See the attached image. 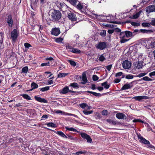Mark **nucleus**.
Masks as SVG:
<instances>
[{
    "label": "nucleus",
    "instance_id": "f257e3e1",
    "mask_svg": "<svg viewBox=\"0 0 155 155\" xmlns=\"http://www.w3.org/2000/svg\"><path fill=\"white\" fill-rule=\"evenodd\" d=\"M141 43L147 49L152 48L155 46V38H151L147 40H143Z\"/></svg>",
    "mask_w": 155,
    "mask_h": 155
},
{
    "label": "nucleus",
    "instance_id": "f03ea898",
    "mask_svg": "<svg viewBox=\"0 0 155 155\" xmlns=\"http://www.w3.org/2000/svg\"><path fill=\"white\" fill-rule=\"evenodd\" d=\"M51 16L54 20H58L61 18V13L58 10H54L51 12Z\"/></svg>",
    "mask_w": 155,
    "mask_h": 155
},
{
    "label": "nucleus",
    "instance_id": "7ed1b4c3",
    "mask_svg": "<svg viewBox=\"0 0 155 155\" xmlns=\"http://www.w3.org/2000/svg\"><path fill=\"white\" fill-rule=\"evenodd\" d=\"M76 8L80 10L82 12L85 13L87 12V6L86 5L82 4L79 2L76 6Z\"/></svg>",
    "mask_w": 155,
    "mask_h": 155
},
{
    "label": "nucleus",
    "instance_id": "20e7f679",
    "mask_svg": "<svg viewBox=\"0 0 155 155\" xmlns=\"http://www.w3.org/2000/svg\"><path fill=\"white\" fill-rule=\"evenodd\" d=\"M66 49L68 51H70L73 53L79 54L81 53V51L80 50L78 49L74 48L68 44L66 45Z\"/></svg>",
    "mask_w": 155,
    "mask_h": 155
},
{
    "label": "nucleus",
    "instance_id": "39448f33",
    "mask_svg": "<svg viewBox=\"0 0 155 155\" xmlns=\"http://www.w3.org/2000/svg\"><path fill=\"white\" fill-rule=\"evenodd\" d=\"M119 38L120 39V42L121 43H124L130 40V39L127 38V37L124 32H122L120 33Z\"/></svg>",
    "mask_w": 155,
    "mask_h": 155
},
{
    "label": "nucleus",
    "instance_id": "423d86ee",
    "mask_svg": "<svg viewBox=\"0 0 155 155\" xmlns=\"http://www.w3.org/2000/svg\"><path fill=\"white\" fill-rule=\"evenodd\" d=\"M107 47L106 43L104 42H100L95 45V47L98 49L102 50Z\"/></svg>",
    "mask_w": 155,
    "mask_h": 155
},
{
    "label": "nucleus",
    "instance_id": "0eeeda50",
    "mask_svg": "<svg viewBox=\"0 0 155 155\" xmlns=\"http://www.w3.org/2000/svg\"><path fill=\"white\" fill-rule=\"evenodd\" d=\"M19 32L16 29H14L11 32V38L13 41H15L18 36Z\"/></svg>",
    "mask_w": 155,
    "mask_h": 155
},
{
    "label": "nucleus",
    "instance_id": "6e6552de",
    "mask_svg": "<svg viewBox=\"0 0 155 155\" xmlns=\"http://www.w3.org/2000/svg\"><path fill=\"white\" fill-rule=\"evenodd\" d=\"M81 135L83 139H86L87 142L89 143H91L92 142V139L88 135L85 133H81Z\"/></svg>",
    "mask_w": 155,
    "mask_h": 155
},
{
    "label": "nucleus",
    "instance_id": "1a4fd4ad",
    "mask_svg": "<svg viewBox=\"0 0 155 155\" xmlns=\"http://www.w3.org/2000/svg\"><path fill=\"white\" fill-rule=\"evenodd\" d=\"M122 66L123 67L126 69H128L130 68L131 66L130 62L127 60H125L123 61Z\"/></svg>",
    "mask_w": 155,
    "mask_h": 155
},
{
    "label": "nucleus",
    "instance_id": "9d476101",
    "mask_svg": "<svg viewBox=\"0 0 155 155\" xmlns=\"http://www.w3.org/2000/svg\"><path fill=\"white\" fill-rule=\"evenodd\" d=\"M56 5L59 8L62 9L63 10H64L65 8H67L68 7L64 3L60 2H56Z\"/></svg>",
    "mask_w": 155,
    "mask_h": 155
},
{
    "label": "nucleus",
    "instance_id": "9b49d317",
    "mask_svg": "<svg viewBox=\"0 0 155 155\" xmlns=\"http://www.w3.org/2000/svg\"><path fill=\"white\" fill-rule=\"evenodd\" d=\"M70 92L72 93H79L80 92H75L74 91H72L71 90H69V87H67L66 86L64 88H63V89L61 90V91H60V93L63 94H66L67 93H68V92Z\"/></svg>",
    "mask_w": 155,
    "mask_h": 155
},
{
    "label": "nucleus",
    "instance_id": "f8f14e48",
    "mask_svg": "<svg viewBox=\"0 0 155 155\" xmlns=\"http://www.w3.org/2000/svg\"><path fill=\"white\" fill-rule=\"evenodd\" d=\"M75 37L76 38L77 40L75 41V42H74V43H76L75 44L73 45L74 46H77L78 47L81 48L83 46V44L81 43L78 40V39L79 38V36L78 35H76L75 36Z\"/></svg>",
    "mask_w": 155,
    "mask_h": 155
},
{
    "label": "nucleus",
    "instance_id": "ddd939ff",
    "mask_svg": "<svg viewBox=\"0 0 155 155\" xmlns=\"http://www.w3.org/2000/svg\"><path fill=\"white\" fill-rule=\"evenodd\" d=\"M149 98V97L146 96H135L132 98L137 101H140L143 100H146Z\"/></svg>",
    "mask_w": 155,
    "mask_h": 155
},
{
    "label": "nucleus",
    "instance_id": "4468645a",
    "mask_svg": "<svg viewBox=\"0 0 155 155\" xmlns=\"http://www.w3.org/2000/svg\"><path fill=\"white\" fill-rule=\"evenodd\" d=\"M51 33L55 36H58L60 33L59 28H53L51 31Z\"/></svg>",
    "mask_w": 155,
    "mask_h": 155
},
{
    "label": "nucleus",
    "instance_id": "2eb2a0df",
    "mask_svg": "<svg viewBox=\"0 0 155 155\" xmlns=\"http://www.w3.org/2000/svg\"><path fill=\"white\" fill-rule=\"evenodd\" d=\"M146 12L150 13L151 12H155V6L150 5L147 7L146 9Z\"/></svg>",
    "mask_w": 155,
    "mask_h": 155
},
{
    "label": "nucleus",
    "instance_id": "dca6fc26",
    "mask_svg": "<svg viewBox=\"0 0 155 155\" xmlns=\"http://www.w3.org/2000/svg\"><path fill=\"white\" fill-rule=\"evenodd\" d=\"M133 86L132 82L126 84L124 85L121 88L122 90H125L130 88Z\"/></svg>",
    "mask_w": 155,
    "mask_h": 155
},
{
    "label": "nucleus",
    "instance_id": "f3484780",
    "mask_svg": "<svg viewBox=\"0 0 155 155\" xmlns=\"http://www.w3.org/2000/svg\"><path fill=\"white\" fill-rule=\"evenodd\" d=\"M143 62L141 61H139L138 62L135 63L134 65L135 68L137 69H139L142 68L143 67Z\"/></svg>",
    "mask_w": 155,
    "mask_h": 155
},
{
    "label": "nucleus",
    "instance_id": "a211bd4d",
    "mask_svg": "<svg viewBox=\"0 0 155 155\" xmlns=\"http://www.w3.org/2000/svg\"><path fill=\"white\" fill-rule=\"evenodd\" d=\"M7 22L9 27H12L13 25V19L11 15H8L7 18Z\"/></svg>",
    "mask_w": 155,
    "mask_h": 155
},
{
    "label": "nucleus",
    "instance_id": "6ab92c4d",
    "mask_svg": "<svg viewBox=\"0 0 155 155\" xmlns=\"http://www.w3.org/2000/svg\"><path fill=\"white\" fill-rule=\"evenodd\" d=\"M138 137L139 139H140V141L142 143L146 144H149V141L146 140L145 138L142 137L140 135H138Z\"/></svg>",
    "mask_w": 155,
    "mask_h": 155
},
{
    "label": "nucleus",
    "instance_id": "aec40b11",
    "mask_svg": "<svg viewBox=\"0 0 155 155\" xmlns=\"http://www.w3.org/2000/svg\"><path fill=\"white\" fill-rule=\"evenodd\" d=\"M34 98L38 102L44 103H47V101L44 98H42L37 96H35Z\"/></svg>",
    "mask_w": 155,
    "mask_h": 155
},
{
    "label": "nucleus",
    "instance_id": "412c9836",
    "mask_svg": "<svg viewBox=\"0 0 155 155\" xmlns=\"http://www.w3.org/2000/svg\"><path fill=\"white\" fill-rule=\"evenodd\" d=\"M68 17L70 19L73 21H74L76 19V15L72 13H70L68 14Z\"/></svg>",
    "mask_w": 155,
    "mask_h": 155
},
{
    "label": "nucleus",
    "instance_id": "4be33fe9",
    "mask_svg": "<svg viewBox=\"0 0 155 155\" xmlns=\"http://www.w3.org/2000/svg\"><path fill=\"white\" fill-rule=\"evenodd\" d=\"M46 61H48V62L50 63L49 66H52L54 63V59L52 57H47L45 59Z\"/></svg>",
    "mask_w": 155,
    "mask_h": 155
},
{
    "label": "nucleus",
    "instance_id": "5701e85b",
    "mask_svg": "<svg viewBox=\"0 0 155 155\" xmlns=\"http://www.w3.org/2000/svg\"><path fill=\"white\" fill-rule=\"evenodd\" d=\"M116 117L119 119H122L126 118V116L125 114L122 113H118L116 114Z\"/></svg>",
    "mask_w": 155,
    "mask_h": 155
},
{
    "label": "nucleus",
    "instance_id": "b1692460",
    "mask_svg": "<svg viewBox=\"0 0 155 155\" xmlns=\"http://www.w3.org/2000/svg\"><path fill=\"white\" fill-rule=\"evenodd\" d=\"M55 113L57 114H65L66 115H70V116H74V115L73 114H69V113H65L64 112H63V111H62L61 110H57L56 112H55Z\"/></svg>",
    "mask_w": 155,
    "mask_h": 155
},
{
    "label": "nucleus",
    "instance_id": "393cba45",
    "mask_svg": "<svg viewBox=\"0 0 155 155\" xmlns=\"http://www.w3.org/2000/svg\"><path fill=\"white\" fill-rule=\"evenodd\" d=\"M139 33H149L153 32L151 30H148L145 29H141L139 30Z\"/></svg>",
    "mask_w": 155,
    "mask_h": 155
},
{
    "label": "nucleus",
    "instance_id": "a878e982",
    "mask_svg": "<svg viewBox=\"0 0 155 155\" xmlns=\"http://www.w3.org/2000/svg\"><path fill=\"white\" fill-rule=\"evenodd\" d=\"M124 32L127 38L133 37L132 34L131 32L130 31H124Z\"/></svg>",
    "mask_w": 155,
    "mask_h": 155
},
{
    "label": "nucleus",
    "instance_id": "bb28decb",
    "mask_svg": "<svg viewBox=\"0 0 155 155\" xmlns=\"http://www.w3.org/2000/svg\"><path fill=\"white\" fill-rule=\"evenodd\" d=\"M142 12L141 11H140L137 13H136L134 15H133L131 16L130 17V18H137L140 15V14Z\"/></svg>",
    "mask_w": 155,
    "mask_h": 155
},
{
    "label": "nucleus",
    "instance_id": "cd10ccee",
    "mask_svg": "<svg viewBox=\"0 0 155 155\" xmlns=\"http://www.w3.org/2000/svg\"><path fill=\"white\" fill-rule=\"evenodd\" d=\"M114 17L111 15L107 17V19L108 20V22L113 23Z\"/></svg>",
    "mask_w": 155,
    "mask_h": 155
},
{
    "label": "nucleus",
    "instance_id": "c85d7f7f",
    "mask_svg": "<svg viewBox=\"0 0 155 155\" xmlns=\"http://www.w3.org/2000/svg\"><path fill=\"white\" fill-rule=\"evenodd\" d=\"M55 133L58 135H60L62 137L65 138H67V136L64 134L61 131H54Z\"/></svg>",
    "mask_w": 155,
    "mask_h": 155
},
{
    "label": "nucleus",
    "instance_id": "c756f323",
    "mask_svg": "<svg viewBox=\"0 0 155 155\" xmlns=\"http://www.w3.org/2000/svg\"><path fill=\"white\" fill-rule=\"evenodd\" d=\"M82 81L81 82V83L83 84H84L87 82V79L85 74H83L82 78Z\"/></svg>",
    "mask_w": 155,
    "mask_h": 155
},
{
    "label": "nucleus",
    "instance_id": "7c9ffc66",
    "mask_svg": "<svg viewBox=\"0 0 155 155\" xmlns=\"http://www.w3.org/2000/svg\"><path fill=\"white\" fill-rule=\"evenodd\" d=\"M69 73H61L59 74L58 75V78H62L68 75Z\"/></svg>",
    "mask_w": 155,
    "mask_h": 155
},
{
    "label": "nucleus",
    "instance_id": "2f4dec72",
    "mask_svg": "<svg viewBox=\"0 0 155 155\" xmlns=\"http://www.w3.org/2000/svg\"><path fill=\"white\" fill-rule=\"evenodd\" d=\"M69 86L73 87L74 88L76 89L79 88V85L76 82L71 83Z\"/></svg>",
    "mask_w": 155,
    "mask_h": 155
},
{
    "label": "nucleus",
    "instance_id": "473e14b6",
    "mask_svg": "<svg viewBox=\"0 0 155 155\" xmlns=\"http://www.w3.org/2000/svg\"><path fill=\"white\" fill-rule=\"evenodd\" d=\"M25 99L28 100H31V97L27 94H22L21 95Z\"/></svg>",
    "mask_w": 155,
    "mask_h": 155
},
{
    "label": "nucleus",
    "instance_id": "72a5a7b5",
    "mask_svg": "<svg viewBox=\"0 0 155 155\" xmlns=\"http://www.w3.org/2000/svg\"><path fill=\"white\" fill-rule=\"evenodd\" d=\"M107 122L109 124H117V122L113 120L110 119H107Z\"/></svg>",
    "mask_w": 155,
    "mask_h": 155
},
{
    "label": "nucleus",
    "instance_id": "f704fd0d",
    "mask_svg": "<svg viewBox=\"0 0 155 155\" xmlns=\"http://www.w3.org/2000/svg\"><path fill=\"white\" fill-rule=\"evenodd\" d=\"M48 127H52L55 128L57 127V125L54 124L52 123H49L47 124Z\"/></svg>",
    "mask_w": 155,
    "mask_h": 155
},
{
    "label": "nucleus",
    "instance_id": "c9c22d12",
    "mask_svg": "<svg viewBox=\"0 0 155 155\" xmlns=\"http://www.w3.org/2000/svg\"><path fill=\"white\" fill-rule=\"evenodd\" d=\"M104 54H101L98 57L99 60L101 61H103L105 59V58Z\"/></svg>",
    "mask_w": 155,
    "mask_h": 155
},
{
    "label": "nucleus",
    "instance_id": "e433bc0d",
    "mask_svg": "<svg viewBox=\"0 0 155 155\" xmlns=\"http://www.w3.org/2000/svg\"><path fill=\"white\" fill-rule=\"evenodd\" d=\"M132 36L133 37L137 34L140 33L139 31L137 29H135L133 31V32H132Z\"/></svg>",
    "mask_w": 155,
    "mask_h": 155
},
{
    "label": "nucleus",
    "instance_id": "4c0bfd02",
    "mask_svg": "<svg viewBox=\"0 0 155 155\" xmlns=\"http://www.w3.org/2000/svg\"><path fill=\"white\" fill-rule=\"evenodd\" d=\"M101 85L103 86L105 89H107L109 88L110 85L107 84V82H105L101 84Z\"/></svg>",
    "mask_w": 155,
    "mask_h": 155
},
{
    "label": "nucleus",
    "instance_id": "58836bf2",
    "mask_svg": "<svg viewBox=\"0 0 155 155\" xmlns=\"http://www.w3.org/2000/svg\"><path fill=\"white\" fill-rule=\"evenodd\" d=\"M38 87V85L34 82H33L31 84V87L32 89H34L37 88Z\"/></svg>",
    "mask_w": 155,
    "mask_h": 155
},
{
    "label": "nucleus",
    "instance_id": "ea45409f",
    "mask_svg": "<svg viewBox=\"0 0 155 155\" xmlns=\"http://www.w3.org/2000/svg\"><path fill=\"white\" fill-rule=\"evenodd\" d=\"M130 24L134 26H138L140 25V23L138 22H130Z\"/></svg>",
    "mask_w": 155,
    "mask_h": 155
},
{
    "label": "nucleus",
    "instance_id": "a19ab883",
    "mask_svg": "<svg viewBox=\"0 0 155 155\" xmlns=\"http://www.w3.org/2000/svg\"><path fill=\"white\" fill-rule=\"evenodd\" d=\"M28 71V68L27 66L24 67L22 69V72L25 73H27Z\"/></svg>",
    "mask_w": 155,
    "mask_h": 155
},
{
    "label": "nucleus",
    "instance_id": "79ce46f5",
    "mask_svg": "<svg viewBox=\"0 0 155 155\" xmlns=\"http://www.w3.org/2000/svg\"><path fill=\"white\" fill-rule=\"evenodd\" d=\"M63 40V39L61 38H57L55 39V41L57 43H61Z\"/></svg>",
    "mask_w": 155,
    "mask_h": 155
},
{
    "label": "nucleus",
    "instance_id": "37998d69",
    "mask_svg": "<svg viewBox=\"0 0 155 155\" xmlns=\"http://www.w3.org/2000/svg\"><path fill=\"white\" fill-rule=\"evenodd\" d=\"M151 24L148 23L144 22L142 24V26L144 27H149L150 26Z\"/></svg>",
    "mask_w": 155,
    "mask_h": 155
},
{
    "label": "nucleus",
    "instance_id": "c03bdc74",
    "mask_svg": "<svg viewBox=\"0 0 155 155\" xmlns=\"http://www.w3.org/2000/svg\"><path fill=\"white\" fill-rule=\"evenodd\" d=\"M83 112L85 115H88L92 114L93 112V111L92 110L90 111H87L85 110H84L83 111Z\"/></svg>",
    "mask_w": 155,
    "mask_h": 155
},
{
    "label": "nucleus",
    "instance_id": "a18cd8bd",
    "mask_svg": "<svg viewBox=\"0 0 155 155\" xmlns=\"http://www.w3.org/2000/svg\"><path fill=\"white\" fill-rule=\"evenodd\" d=\"M69 1L73 5H75L77 2V0H67Z\"/></svg>",
    "mask_w": 155,
    "mask_h": 155
},
{
    "label": "nucleus",
    "instance_id": "49530a36",
    "mask_svg": "<svg viewBox=\"0 0 155 155\" xmlns=\"http://www.w3.org/2000/svg\"><path fill=\"white\" fill-rule=\"evenodd\" d=\"M49 89V87L47 86L40 89V91L42 92H44L48 91Z\"/></svg>",
    "mask_w": 155,
    "mask_h": 155
},
{
    "label": "nucleus",
    "instance_id": "de8ad7c7",
    "mask_svg": "<svg viewBox=\"0 0 155 155\" xmlns=\"http://www.w3.org/2000/svg\"><path fill=\"white\" fill-rule=\"evenodd\" d=\"M142 79L145 81H151L152 79L147 76H145L142 78Z\"/></svg>",
    "mask_w": 155,
    "mask_h": 155
},
{
    "label": "nucleus",
    "instance_id": "09e8293b",
    "mask_svg": "<svg viewBox=\"0 0 155 155\" xmlns=\"http://www.w3.org/2000/svg\"><path fill=\"white\" fill-rule=\"evenodd\" d=\"M24 45L25 47L27 49H28L30 47H32L30 44L27 43H25L24 44Z\"/></svg>",
    "mask_w": 155,
    "mask_h": 155
},
{
    "label": "nucleus",
    "instance_id": "8fccbe9b",
    "mask_svg": "<svg viewBox=\"0 0 155 155\" xmlns=\"http://www.w3.org/2000/svg\"><path fill=\"white\" fill-rule=\"evenodd\" d=\"M70 63L71 65L73 66H75L76 65V64L75 62L73 61L69 60L68 61Z\"/></svg>",
    "mask_w": 155,
    "mask_h": 155
},
{
    "label": "nucleus",
    "instance_id": "3c124183",
    "mask_svg": "<svg viewBox=\"0 0 155 155\" xmlns=\"http://www.w3.org/2000/svg\"><path fill=\"white\" fill-rule=\"evenodd\" d=\"M65 128H66V130H70V131H73L74 132L76 131V129H74V128H73V127L69 128L68 127H65Z\"/></svg>",
    "mask_w": 155,
    "mask_h": 155
},
{
    "label": "nucleus",
    "instance_id": "603ef678",
    "mask_svg": "<svg viewBox=\"0 0 155 155\" xmlns=\"http://www.w3.org/2000/svg\"><path fill=\"white\" fill-rule=\"evenodd\" d=\"M87 106V104L86 103H82L80 104V107L83 109H85Z\"/></svg>",
    "mask_w": 155,
    "mask_h": 155
},
{
    "label": "nucleus",
    "instance_id": "864d4df0",
    "mask_svg": "<svg viewBox=\"0 0 155 155\" xmlns=\"http://www.w3.org/2000/svg\"><path fill=\"white\" fill-rule=\"evenodd\" d=\"M85 153V151H79L77 152H76L75 153H74L73 154L75 155H79V154H84Z\"/></svg>",
    "mask_w": 155,
    "mask_h": 155
},
{
    "label": "nucleus",
    "instance_id": "5fc2aeb1",
    "mask_svg": "<svg viewBox=\"0 0 155 155\" xmlns=\"http://www.w3.org/2000/svg\"><path fill=\"white\" fill-rule=\"evenodd\" d=\"M106 34V31L105 30H103L102 31L100 35L102 36H105Z\"/></svg>",
    "mask_w": 155,
    "mask_h": 155
},
{
    "label": "nucleus",
    "instance_id": "6e6d98bb",
    "mask_svg": "<svg viewBox=\"0 0 155 155\" xmlns=\"http://www.w3.org/2000/svg\"><path fill=\"white\" fill-rule=\"evenodd\" d=\"M108 111L107 110H104L102 112V114L103 115H107L108 114Z\"/></svg>",
    "mask_w": 155,
    "mask_h": 155
},
{
    "label": "nucleus",
    "instance_id": "4d7b16f0",
    "mask_svg": "<svg viewBox=\"0 0 155 155\" xmlns=\"http://www.w3.org/2000/svg\"><path fill=\"white\" fill-rule=\"evenodd\" d=\"M133 122L135 123L137 122H141L142 123H143V121L140 119H134L133 120Z\"/></svg>",
    "mask_w": 155,
    "mask_h": 155
},
{
    "label": "nucleus",
    "instance_id": "13d9d810",
    "mask_svg": "<svg viewBox=\"0 0 155 155\" xmlns=\"http://www.w3.org/2000/svg\"><path fill=\"white\" fill-rule=\"evenodd\" d=\"M134 78L132 75H128L126 76V78L127 79H132Z\"/></svg>",
    "mask_w": 155,
    "mask_h": 155
},
{
    "label": "nucleus",
    "instance_id": "bf43d9fd",
    "mask_svg": "<svg viewBox=\"0 0 155 155\" xmlns=\"http://www.w3.org/2000/svg\"><path fill=\"white\" fill-rule=\"evenodd\" d=\"M147 74V73H141L139 74L137 76L138 77H139V78H140L141 77H142L145 75Z\"/></svg>",
    "mask_w": 155,
    "mask_h": 155
},
{
    "label": "nucleus",
    "instance_id": "052dcab7",
    "mask_svg": "<svg viewBox=\"0 0 155 155\" xmlns=\"http://www.w3.org/2000/svg\"><path fill=\"white\" fill-rule=\"evenodd\" d=\"M149 144H147V147L148 148H150L153 149L155 150V147L153 146L152 145H151L150 144V142H149Z\"/></svg>",
    "mask_w": 155,
    "mask_h": 155
},
{
    "label": "nucleus",
    "instance_id": "680f3d73",
    "mask_svg": "<svg viewBox=\"0 0 155 155\" xmlns=\"http://www.w3.org/2000/svg\"><path fill=\"white\" fill-rule=\"evenodd\" d=\"M149 144H147V147L148 148H150L153 149L155 150V147L153 146L152 145H151L150 144V142H149Z\"/></svg>",
    "mask_w": 155,
    "mask_h": 155
},
{
    "label": "nucleus",
    "instance_id": "e2e57ef3",
    "mask_svg": "<svg viewBox=\"0 0 155 155\" xmlns=\"http://www.w3.org/2000/svg\"><path fill=\"white\" fill-rule=\"evenodd\" d=\"M49 64H50V63H49V62L43 63L41 64V66L42 67H43V66H49Z\"/></svg>",
    "mask_w": 155,
    "mask_h": 155
},
{
    "label": "nucleus",
    "instance_id": "0e129e2a",
    "mask_svg": "<svg viewBox=\"0 0 155 155\" xmlns=\"http://www.w3.org/2000/svg\"><path fill=\"white\" fill-rule=\"evenodd\" d=\"M123 74V73L122 72H119L115 74V76L116 77H120V76H121Z\"/></svg>",
    "mask_w": 155,
    "mask_h": 155
},
{
    "label": "nucleus",
    "instance_id": "69168bd1",
    "mask_svg": "<svg viewBox=\"0 0 155 155\" xmlns=\"http://www.w3.org/2000/svg\"><path fill=\"white\" fill-rule=\"evenodd\" d=\"M112 67V64H110L106 66V68L109 71H110Z\"/></svg>",
    "mask_w": 155,
    "mask_h": 155
},
{
    "label": "nucleus",
    "instance_id": "338daca9",
    "mask_svg": "<svg viewBox=\"0 0 155 155\" xmlns=\"http://www.w3.org/2000/svg\"><path fill=\"white\" fill-rule=\"evenodd\" d=\"M98 78V77L96 75H94L93 76V79L94 81L97 80Z\"/></svg>",
    "mask_w": 155,
    "mask_h": 155
},
{
    "label": "nucleus",
    "instance_id": "774afa93",
    "mask_svg": "<svg viewBox=\"0 0 155 155\" xmlns=\"http://www.w3.org/2000/svg\"><path fill=\"white\" fill-rule=\"evenodd\" d=\"M150 24L153 26H155V18L153 19L151 22L150 23Z\"/></svg>",
    "mask_w": 155,
    "mask_h": 155
}]
</instances>
